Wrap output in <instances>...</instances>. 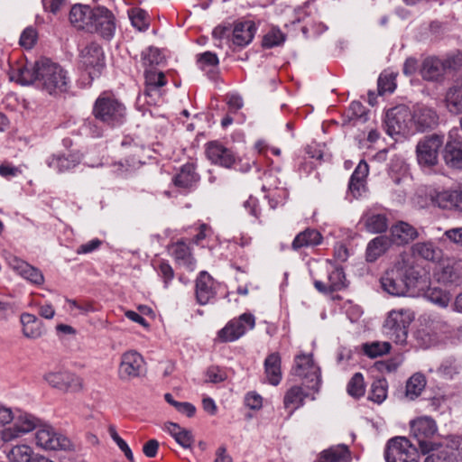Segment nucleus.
Returning <instances> with one entry per match:
<instances>
[{"label":"nucleus","mask_w":462,"mask_h":462,"mask_svg":"<svg viewBox=\"0 0 462 462\" xmlns=\"http://www.w3.org/2000/svg\"><path fill=\"white\" fill-rule=\"evenodd\" d=\"M420 274L414 268L411 257L400 254L393 266L384 272L380 279L382 289L393 296L406 295L416 287Z\"/></svg>","instance_id":"obj_1"},{"label":"nucleus","mask_w":462,"mask_h":462,"mask_svg":"<svg viewBox=\"0 0 462 462\" xmlns=\"http://www.w3.org/2000/svg\"><path fill=\"white\" fill-rule=\"evenodd\" d=\"M38 86L49 94L66 91L68 78L66 71L57 63L48 59L40 60Z\"/></svg>","instance_id":"obj_2"},{"label":"nucleus","mask_w":462,"mask_h":462,"mask_svg":"<svg viewBox=\"0 0 462 462\" xmlns=\"http://www.w3.org/2000/svg\"><path fill=\"white\" fill-rule=\"evenodd\" d=\"M93 115L109 126L121 125L125 119V107L114 97L102 94L95 102Z\"/></svg>","instance_id":"obj_3"},{"label":"nucleus","mask_w":462,"mask_h":462,"mask_svg":"<svg viewBox=\"0 0 462 462\" xmlns=\"http://www.w3.org/2000/svg\"><path fill=\"white\" fill-rule=\"evenodd\" d=\"M412 319L410 310H392L384 322V332L394 343L403 345L406 343L408 328Z\"/></svg>","instance_id":"obj_4"},{"label":"nucleus","mask_w":462,"mask_h":462,"mask_svg":"<svg viewBox=\"0 0 462 462\" xmlns=\"http://www.w3.org/2000/svg\"><path fill=\"white\" fill-rule=\"evenodd\" d=\"M444 143V135L432 134L424 136L416 146L418 163L422 167L432 168L439 162V152Z\"/></svg>","instance_id":"obj_5"},{"label":"nucleus","mask_w":462,"mask_h":462,"mask_svg":"<svg viewBox=\"0 0 462 462\" xmlns=\"http://www.w3.org/2000/svg\"><path fill=\"white\" fill-rule=\"evenodd\" d=\"M293 373L304 380L305 386L313 392H319L320 385L319 367L314 363L312 355H299L294 360Z\"/></svg>","instance_id":"obj_6"},{"label":"nucleus","mask_w":462,"mask_h":462,"mask_svg":"<svg viewBox=\"0 0 462 462\" xmlns=\"http://www.w3.org/2000/svg\"><path fill=\"white\" fill-rule=\"evenodd\" d=\"M385 459L386 462H419V454L408 439L399 437L388 442Z\"/></svg>","instance_id":"obj_7"},{"label":"nucleus","mask_w":462,"mask_h":462,"mask_svg":"<svg viewBox=\"0 0 462 462\" xmlns=\"http://www.w3.org/2000/svg\"><path fill=\"white\" fill-rule=\"evenodd\" d=\"M411 113L406 106H397L389 109L385 116L384 127L390 136L405 134L409 132Z\"/></svg>","instance_id":"obj_8"},{"label":"nucleus","mask_w":462,"mask_h":462,"mask_svg":"<svg viewBox=\"0 0 462 462\" xmlns=\"http://www.w3.org/2000/svg\"><path fill=\"white\" fill-rule=\"evenodd\" d=\"M79 61L92 79L97 77L105 66V55L102 47L94 42L88 43L80 51Z\"/></svg>","instance_id":"obj_9"},{"label":"nucleus","mask_w":462,"mask_h":462,"mask_svg":"<svg viewBox=\"0 0 462 462\" xmlns=\"http://www.w3.org/2000/svg\"><path fill=\"white\" fill-rule=\"evenodd\" d=\"M36 444L49 450H73L74 444L66 436L58 433L51 426H42L35 434Z\"/></svg>","instance_id":"obj_10"},{"label":"nucleus","mask_w":462,"mask_h":462,"mask_svg":"<svg viewBox=\"0 0 462 462\" xmlns=\"http://www.w3.org/2000/svg\"><path fill=\"white\" fill-rule=\"evenodd\" d=\"M116 26V17L114 14L105 6H97L94 8L88 31L97 32L103 38L109 39L113 36Z\"/></svg>","instance_id":"obj_11"},{"label":"nucleus","mask_w":462,"mask_h":462,"mask_svg":"<svg viewBox=\"0 0 462 462\" xmlns=\"http://www.w3.org/2000/svg\"><path fill=\"white\" fill-rule=\"evenodd\" d=\"M411 430L422 453L433 449L434 444L430 439L435 435L437 426L431 418L422 417L411 421Z\"/></svg>","instance_id":"obj_12"},{"label":"nucleus","mask_w":462,"mask_h":462,"mask_svg":"<svg viewBox=\"0 0 462 462\" xmlns=\"http://www.w3.org/2000/svg\"><path fill=\"white\" fill-rule=\"evenodd\" d=\"M143 365V357L138 352L134 350L126 351L121 356L118 377L125 382L136 378L140 376Z\"/></svg>","instance_id":"obj_13"},{"label":"nucleus","mask_w":462,"mask_h":462,"mask_svg":"<svg viewBox=\"0 0 462 462\" xmlns=\"http://www.w3.org/2000/svg\"><path fill=\"white\" fill-rule=\"evenodd\" d=\"M143 95L149 98V105H155L162 97L161 88L167 84L163 72L152 69H145Z\"/></svg>","instance_id":"obj_14"},{"label":"nucleus","mask_w":462,"mask_h":462,"mask_svg":"<svg viewBox=\"0 0 462 462\" xmlns=\"http://www.w3.org/2000/svg\"><path fill=\"white\" fill-rule=\"evenodd\" d=\"M254 327V318L252 314L244 313L239 319H233L218 332L219 338L224 342L234 341L243 336L246 328Z\"/></svg>","instance_id":"obj_15"},{"label":"nucleus","mask_w":462,"mask_h":462,"mask_svg":"<svg viewBox=\"0 0 462 462\" xmlns=\"http://www.w3.org/2000/svg\"><path fill=\"white\" fill-rule=\"evenodd\" d=\"M430 196L431 202L439 208L462 212V186L442 191L433 190Z\"/></svg>","instance_id":"obj_16"},{"label":"nucleus","mask_w":462,"mask_h":462,"mask_svg":"<svg viewBox=\"0 0 462 462\" xmlns=\"http://www.w3.org/2000/svg\"><path fill=\"white\" fill-rule=\"evenodd\" d=\"M44 378L50 385L63 392H79L82 389V379L69 372H51Z\"/></svg>","instance_id":"obj_17"},{"label":"nucleus","mask_w":462,"mask_h":462,"mask_svg":"<svg viewBox=\"0 0 462 462\" xmlns=\"http://www.w3.org/2000/svg\"><path fill=\"white\" fill-rule=\"evenodd\" d=\"M206 154L212 163L225 168H231L236 162V157L233 151L218 141L208 142L206 144Z\"/></svg>","instance_id":"obj_18"},{"label":"nucleus","mask_w":462,"mask_h":462,"mask_svg":"<svg viewBox=\"0 0 462 462\" xmlns=\"http://www.w3.org/2000/svg\"><path fill=\"white\" fill-rule=\"evenodd\" d=\"M411 120L420 132H425L435 128L439 125L437 112L429 106H420L414 107L411 114Z\"/></svg>","instance_id":"obj_19"},{"label":"nucleus","mask_w":462,"mask_h":462,"mask_svg":"<svg viewBox=\"0 0 462 462\" xmlns=\"http://www.w3.org/2000/svg\"><path fill=\"white\" fill-rule=\"evenodd\" d=\"M13 427L9 428L5 438H18L23 434L28 433L35 430L40 425V420L29 413H21L14 417Z\"/></svg>","instance_id":"obj_20"},{"label":"nucleus","mask_w":462,"mask_h":462,"mask_svg":"<svg viewBox=\"0 0 462 462\" xmlns=\"http://www.w3.org/2000/svg\"><path fill=\"white\" fill-rule=\"evenodd\" d=\"M40 60L34 63H25L17 65L12 69L11 79L16 80L22 85H29L39 81Z\"/></svg>","instance_id":"obj_21"},{"label":"nucleus","mask_w":462,"mask_h":462,"mask_svg":"<svg viewBox=\"0 0 462 462\" xmlns=\"http://www.w3.org/2000/svg\"><path fill=\"white\" fill-rule=\"evenodd\" d=\"M390 232L391 236L389 237L392 243L397 245H407L415 240L419 236L417 229L413 226L403 221H399L392 226Z\"/></svg>","instance_id":"obj_22"},{"label":"nucleus","mask_w":462,"mask_h":462,"mask_svg":"<svg viewBox=\"0 0 462 462\" xmlns=\"http://www.w3.org/2000/svg\"><path fill=\"white\" fill-rule=\"evenodd\" d=\"M9 462H53L52 460L38 454H34L28 445H16L7 452Z\"/></svg>","instance_id":"obj_23"},{"label":"nucleus","mask_w":462,"mask_h":462,"mask_svg":"<svg viewBox=\"0 0 462 462\" xmlns=\"http://www.w3.org/2000/svg\"><path fill=\"white\" fill-rule=\"evenodd\" d=\"M256 27L252 21L237 22L232 29V42L238 47H245L254 39Z\"/></svg>","instance_id":"obj_24"},{"label":"nucleus","mask_w":462,"mask_h":462,"mask_svg":"<svg viewBox=\"0 0 462 462\" xmlns=\"http://www.w3.org/2000/svg\"><path fill=\"white\" fill-rule=\"evenodd\" d=\"M213 285V278L207 272H201L196 280V298L199 304H207L214 298L216 291Z\"/></svg>","instance_id":"obj_25"},{"label":"nucleus","mask_w":462,"mask_h":462,"mask_svg":"<svg viewBox=\"0 0 462 462\" xmlns=\"http://www.w3.org/2000/svg\"><path fill=\"white\" fill-rule=\"evenodd\" d=\"M443 157L448 167L462 169V138L448 141L444 147Z\"/></svg>","instance_id":"obj_26"},{"label":"nucleus","mask_w":462,"mask_h":462,"mask_svg":"<svg viewBox=\"0 0 462 462\" xmlns=\"http://www.w3.org/2000/svg\"><path fill=\"white\" fill-rule=\"evenodd\" d=\"M314 286L322 293L341 291L346 287V279L343 269H334L328 275V282L327 284L320 281H315Z\"/></svg>","instance_id":"obj_27"},{"label":"nucleus","mask_w":462,"mask_h":462,"mask_svg":"<svg viewBox=\"0 0 462 462\" xmlns=\"http://www.w3.org/2000/svg\"><path fill=\"white\" fill-rule=\"evenodd\" d=\"M438 280L445 284L462 282V259L447 263L438 273Z\"/></svg>","instance_id":"obj_28"},{"label":"nucleus","mask_w":462,"mask_h":462,"mask_svg":"<svg viewBox=\"0 0 462 462\" xmlns=\"http://www.w3.org/2000/svg\"><path fill=\"white\" fill-rule=\"evenodd\" d=\"M392 245V240L387 236H378L372 239L366 246V261L369 263L375 262L390 249Z\"/></svg>","instance_id":"obj_29"},{"label":"nucleus","mask_w":462,"mask_h":462,"mask_svg":"<svg viewBox=\"0 0 462 462\" xmlns=\"http://www.w3.org/2000/svg\"><path fill=\"white\" fill-rule=\"evenodd\" d=\"M446 69L445 61L435 57H429L424 60L420 73L426 80H438L444 75Z\"/></svg>","instance_id":"obj_30"},{"label":"nucleus","mask_w":462,"mask_h":462,"mask_svg":"<svg viewBox=\"0 0 462 462\" xmlns=\"http://www.w3.org/2000/svg\"><path fill=\"white\" fill-rule=\"evenodd\" d=\"M93 13L94 8H90L87 5H76L72 6L69 12V21L74 26L79 29H86L88 31Z\"/></svg>","instance_id":"obj_31"},{"label":"nucleus","mask_w":462,"mask_h":462,"mask_svg":"<svg viewBox=\"0 0 462 462\" xmlns=\"http://www.w3.org/2000/svg\"><path fill=\"white\" fill-rule=\"evenodd\" d=\"M264 373L269 383L278 385L282 380L281 356L278 353L270 354L264 360Z\"/></svg>","instance_id":"obj_32"},{"label":"nucleus","mask_w":462,"mask_h":462,"mask_svg":"<svg viewBox=\"0 0 462 462\" xmlns=\"http://www.w3.org/2000/svg\"><path fill=\"white\" fill-rule=\"evenodd\" d=\"M199 177L195 171V165L193 163L184 164L180 172L174 176L173 184L184 189H190L196 182H198Z\"/></svg>","instance_id":"obj_33"},{"label":"nucleus","mask_w":462,"mask_h":462,"mask_svg":"<svg viewBox=\"0 0 462 462\" xmlns=\"http://www.w3.org/2000/svg\"><path fill=\"white\" fill-rule=\"evenodd\" d=\"M322 239V235L317 229L306 228L296 236L291 247L293 250H299L302 247L315 246L319 245Z\"/></svg>","instance_id":"obj_34"},{"label":"nucleus","mask_w":462,"mask_h":462,"mask_svg":"<svg viewBox=\"0 0 462 462\" xmlns=\"http://www.w3.org/2000/svg\"><path fill=\"white\" fill-rule=\"evenodd\" d=\"M445 104L448 111L453 114L462 112V83L459 79L447 90Z\"/></svg>","instance_id":"obj_35"},{"label":"nucleus","mask_w":462,"mask_h":462,"mask_svg":"<svg viewBox=\"0 0 462 462\" xmlns=\"http://www.w3.org/2000/svg\"><path fill=\"white\" fill-rule=\"evenodd\" d=\"M164 429L174 438V439L184 448H189L193 442L194 437L191 431L181 428L177 423L167 422Z\"/></svg>","instance_id":"obj_36"},{"label":"nucleus","mask_w":462,"mask_h":462,"mask_svg":"<svg viewBox=\"0 0 462 462\" xmlns=\"http://www.w3.org/2000/svg\"><path fill=\"white\" fill-rule=\"evenodd\" d=\"M349 455L346 446L338 445L322 451L316 462H346L349 458Z\"/></svg>","instance_id":"obj_37"},{"label":"nucleus","mask_w":462,"mask_h":462,"mask_svg":"<svg viewBox=\"0 0 462 462\" xmlns=\"http://www.w3.org/2000/svg\"><path fill=\"white\" fill-rule=\"evenodd\" d=\"M362 221L366 230L371 233H383L388 228V219L384 214L368 213Z\"/></svg>","instance_id":"obj_38"},{"label":"nucleus","mask_w":462,"mask_h":462,"mask_svg":"<svg viewBox=\"0 0 462 462\" xmlns=\"http://www.w3.org/2000/svg\"><path fill=\"white\" fill-rule=\"evenodd\" d=\"M414 255H418L428 261H437L440 258L441 251L431 242H420L411 246Z\"/></svg>","instance_id":"obj_39"},{"label":"nucleus","mask_w":462,"mask_h":462,"mask_svg":"<svg viewBox=\"0 0 462 462\" xmlns=\"http://www.w3.org/2000/svg\"><path fill=\"white\" fill-rule=\"evenodd\" d=\"M309 396L308 393H305L300 386H292L285 393L283 398V404L285 408L292 406L291 414L296 409L302 406L304 399Z\"/></svg>","instance_id":"obj_40"},{"label":"nucleus","mask_w":462,"mask_h":462,"mask_svg":"<svg viewBox=\"0 0 462 462\" xmlns=\"http://www.w3.org/2000/svg\"><path fill=\"white\" fill-rule=\"evenodd\" d=\"M79 163V158L73 154L52 155L48 161L49 167L57 170L59 172L70 170Z\"/></svg>","instance_id":"obj_41"},{"label":"nucleus","mask_w":462,"mask_h":462,"mask_svg":"<svg viewBox=\"0 0 462 462\" xmlns=\"http://www.w3.org/2000/svg\"><path fill=\"white\" fill-rule=\"evenodd\" d=\"M21 322L23 324V334L27 338L34 339L42 336L39 321L34 315L29 313L22 314Z\"/></svg>","instance_id":"obj_42"},{"label":"nucleus","mask_w":462,"mask_h":462,"mask_svg":"<svg viewBox=\"0 0 462 462\" xmlns=\"http://www.w3.org/2000/svg\"><path fill=\"white\" fill-rule=\"evenodd\" d=\"M170 250L176 261L192 268L194 264V259L191 256L189 247L184 242L180 241L176 244H173Z\"/></svg>","instance_id":"obj_43"},{"label":"nucleus","mask_w":462,"mask_h":462,"mask_svg":"<svg viewBox=\"0 0 462 462\" xmlns=\"http://www.w3.org/2000/svg\"><path fill=\"white\" fill-rule=\"evenodd\" d=\"M426 380L423 374H414L406 383V395L411 400L418 397L422 390L425 388Z\"/></svg>","instance_id":"obj_44"},{"label":"nucleus","mask_w":462,"mask_h":462,"mask_svg":"<svg viewBox=\"0 0 462 462\" xmlns=\"http://www.w3.org/2000/svg\"><path fill=\"white\" fill-rule=\"evenodd\" d=\"M387 382L385 379L375 380L369 393V399L376 403H382L387 397Z\"/></svg>","instance_id":"obj_45"},{"label":"nucleus","mask_w":462,"mask_h":462,"mask_svg":"<svg viewBox=\"0 0 462 462\" xmlns=\"http://www.w3.org/2000/svg\"><path fill=\"white\" fill-rule=\"evenodd\" d=\"M129 18L132 22V24L139 31L146 30L149 26L147 14L141 8H132L129 11Z\"/></svg>","instance_id":"obj_46"},{"label":"nucleus","mask_w":462,"mask_h":462,"mask_svg":"<svg viewBox=\"0 0 462 462\" xmlns=\"http://www.w3.org/2000/svg\"><path fill=\"white\" fill-rule=\"evenodd\" d=\"M285 41V34L279 29H271L263 38L262 46L263 48H273L282 44Z\"/></svg>","instance_id":"obj_47"},{"label":"nucleus","mask_w":462,"mask_h":462,"mask_svg":"<svg viewBox=\"0 0 462 462\" xmlns=\"http://www.w3.org/2000/svg\"><path fill=\"white\" fill-rule=\"evenodd\" d=\"M347 393L355 397L359 398L365 393L364 377L361 373H356L347 384Z\"/></svg>","instance_id":"obj_48"},{"label":"nucleus","mask_w":462,"mask_h":462,"mask_svg":"<svg viewBox=\"0 0 462 462\" xmlns=\"http://www.w3.org/2000/svg\"><path fill=\"white\" fill-rule=\"evenodd\" d=\"M427 298L433 303L440 306L447 307L450 301V294L440 289L433 288L427 291Z\"/></svg>","instance_id":"obj_49"},{"label":"nucleus","mask_w":462,"mask_h":462,"mask_svg":"<svg viewBox=\"0 0 462 462\" xmlns=\"http://www.w3.org/2000/svg\"><path fill=\"white\" fill-rule=\"evenodd\" d=\"M391 345L388 342H374L372 344H365L364 351L369 357L374 358L386 354L390 351Z\"/></svg>","instance_id":"obj_50"},{"label":"nucleus","mask_w":462,"mask_h":462,"mask_svg":"<svg viewBox=\"0 0 462 462\" xmlns=\"http://www.w3.org/2000/svg\"><path fill=\"white\" fill-rule=\"evenodd\" d=\"M396 88L395 76L393 73H383L378 79V91L382 95L392 93Z\"/></svg>","instance_id":"obj_51"},{"label":"nucleus","mask_w":462,"mask_h":462,"mask_svg":"<svg viewBox=\"0 0 462 462\" xmlns=\"http://www.w3.org/2000/svg\"><path fill=\"white\" fill-rule=\"evenodd\" d=\"M346 116L349 122H355L356 120H366V108L362 105L361 102L354 101L351 103L349 108L346 111Z\"/></svg>","instance_id":"obj_52"},{"label":"nucleus","mask_w":462,"mask_h":462,"mask_svg":"<svg viewBox=\"0 0 462 462\" xmlns=\"http://www.w3.org/2000/svg\"><path fill=\"white\" fill-rule=\"evenodd\" d=\"M163 60L160 51L155 48H150L143 58L145 69L154 68V65L161 64Z\"/></svg>","instance_id":"obj_53"},{"label":"nucleus","mask_w":462,"mask_h":462,"mask_svg":"<svg viewBox=\"0 0 462 462\" xmlns=\"http://www.w3.org/2000/svg\"><path fill=\"white\" fill-rule=\"evenodd\" d=\"M431 453L425 458V462H451V453L448 448L430 450Z\"/></svg>","instance_id":"obj_54"},{"label":"nucleus","mask_w":462,"mask_h":462,"mask_svg":"<svg viewBox=\"0 0 462 462\" xmlns=\"http://www.w3.org/2000/svg\"><path fill=\"white\" fill-rule=\"evenodd\" d=\"M108 430L111 438L118 445L119 448L125 453L127 459L133 462L134 456L126 442L120 438V436L117 434L116 429L113 426H110Z\"/></svg>","instance_id":"obj_55"},{"label":"nucleus","mask_w":462,"mask_h":462,"mask_svg":"<svg viewBox=\"0 0 462 462\" xmlns=\"http://www.w3.org/2000/svg\"><path fill=\"white\" fill-rule=\"evenodd\" d=\"M20 275L35 284H42L44 281L42 273L30 264L23 270Z\"/></svg>","instance_id":"obj_56"},{"label":"nucleus","mask_w":462,"mask_h":462,"mask_svg":"<svg viewBox=\"0 0 462 462\" xmlns=\"http://www.w3.org/2000/svg\"><path fill=\"white\" fill-rule=\"evenodd\" d=\"M36 39V31L32 27H28L23 32L21 35L20 44L26 49H31L35 44Z\"/></svg>","instance_id":"obj_57"},{"label":"nucleus","mask_w":462,"mask_h":462,"mask_svg":"<svg viewBox=\"0 0 462 462\" xmlns=\"http://www.w3.org/2000/svg\"><path fill=\"white\" fill-rule=\"evenodd\" d=\"M198 62L200 64L201 69H205L207 67H216L218 64V59L215 53L206 51L199 55Z\"/></svg>","instance_id":"obj_58"},{"label":"nucleus","mask_w":462,"mask_h":462,"mask_svg":"<svg viewBox=\"0 0 462 462\" xmlns=\"http://www.w3.org/2000/svg\"><path fill=\"white\" fill-rule=\"evenodd\" d=\"M443 237L449 242L462 247V227H454L444 232Z\"/></svg>","instance_id":"obj_59"},{"label":"nucleus","mask_w":462,"mask_h":462,"mask_svg":"<svg viewBox=\"0 0 462 462\" xmlns=\"http://www.w3.org/2000/svg\"><path fill=\"white\" fill-rule=\"evenodd\" d=\"M206 374L208 381L214 383L223 382L226 378L225 372L217 366L209 367Z\"/></svg>","instance_id":"obj_60"},{"label":"nucleus","mask_w":462,"mask_h":462,"mask_svg":"<svg viewBox=\"0 0 462 462\" xmlns=\"http://www.w3.org/2000/svg\"><path fill=\"white\" fill-rule=\"evenodd\" d=\"M369 167L368 164L365 161H361L357 167L356 168L355 171L353 172L352 176L354 178V180H361L365 182V180L368 174Z\"/></svg>","instance_id":"obj_61"},{"label":"nucleus","mask_w":462,"mask_h":462,"mask_svg":"<svg viewBox=\"0 0 462 462\" xmlns=\"http://www.w3.org/2000/svg\"><path fill=\"white\" fill-rule=\"evenodd\" d=\"M102 244V241L96 238V239H93L86 244H82L80 245L78 249H77V253L79 254H89L91 252H93L94 250L97 249Z\"/></svg>","instance_id":"obj_62"},{"label":"nucleus","mask_w":462,"mask_h":462,"mask_svg":"<svg viewBox=\"0 0 462 462\" xmlns=\"http://www.w3.org/2000/svg\"><path fill=\"white\" fill-rule=\"evenodd\" d=\"M159 446L156 439H150L144 443L143 452L147 457H154L157 455Z\"/></svg>","instance_id":"obj_63"},{"label":"nucleus","mask_w":462,"mask_h":462,"mask_svg":"<svg viewBox=\"0 0 462 462\" xmlns=\"http://www.w3.org/2000/svg\"><path fill=\"white\" fill-rule=\"evenodd\" d=\"M245 402L246 406L253 410H257L262 407V397L255 393H249Z\"/></svg>","instance_id":"obj_64"}]
</instances>
